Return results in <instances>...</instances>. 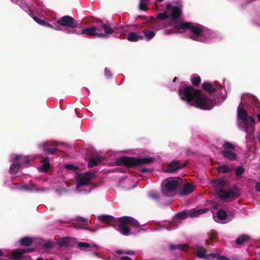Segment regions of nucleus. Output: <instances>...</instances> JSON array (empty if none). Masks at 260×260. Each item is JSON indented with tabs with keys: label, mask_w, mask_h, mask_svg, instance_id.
Segmentation results:
<instances>
[{
	"label": "nucleus",
	"mask_w": 260,
	"mask_h": 260,
	"mask_svg": "<svg viewBox=\"0 0 260 260\" xmlns=\"http://www.w3.org/2000/svg\"><path fill=\"white\" fill-rule=\"evenodd\" d=\"M250 239V237L246 235H242L241 236L238 237L236 239V243L238 245H241L244 244L245 242L248 241Z\"/></svg>",
	"instance_id": "nucleus-28"
},
{
	"label": "nucleus",
	"mask_w": 260,
	"mask_h": 260,
	"mask_svg": "<svg viewBox=\"0 0 260 260\" xmlns=\"http://www.w3.org/2000/svg\"><path fill=\"white\" fill-rule=\"evenodd\" d=\"M41 147H42L43 151L45 154H55L57 152V149L55 148H49L48 146L49 145L47 143H45L44 144H42Z\"/></svg>",
	"instance_id": "nucleus-20"
},
{
	"label": "nucleus",
	"mask_w": 260,
	"mask_h": 260,
	"mask_svg": "<svg viewBox=\"0 0 260 260\" xmlns=\"http://www.w3.org/2000/svg\"><path fill=\"white\" fill-rule=\"evenodd\" d=\"M237 114L238 118L241 119L243 123L245 124L244 129L245 132H247L248 115L246 111L243 109H240L239 107H238Z\"/></svg>",
	"instance_id": "nucleus-13"
},
{
	"label": "nucleus",
	"mask_w": 260,
	"mask_h": 260,
	"mask_svg": "<svg viewBox=\"0 0 260 260\" xmlns=\"http://www.w3.org/2000/svg\"><path fill=\"white\" fill-rule=\"evenodd\" d=\"M216 238V236L212 235L210 237V239L211 241H213L214 239Z\"/></svg>",
	"instance_id": "nucleus-61"
},
{
	"label": "nucleus",
	"mask_w": 260,
	"mask_h": 260,
	"mask_svg": "<svg viewBox=\"0 0 260 260\" xmlns=\"http://www.w3.org/2000/svg\"><path fill=\"white\" fill-rule=\"evenodd\" d=\"M120 260H133L131 257L127 256H123L120 257Z\"/></svg>",
	"instance_id": "nucleus-53"
},
{
	"label": "nucleus",
	"mask_w": 260,
	"mask_h": 260,
	"mask_svg": "<svg viewBox=\"0 0 260 260\" xmlns=\"http://www.w3.org/2000/svg\"><path fill=\"white\" fill-rule=\"evenodd\" d=\"M189 245L187 244H180L179 250L185 252L189 249Z\"/></svg>",
	"instance_id": "nucleus-43"
},
{
	"label": "nucleus",
	"mask_w": 260,
	"mask_h": 260,
	"mask_svg": "<svg viewBox=\"0 0 260 260\" xmlns=\"http://www.w3.org/2000/svg\"><path fill=\"white\" fill-rule=\"evenodd\" d=\"M217 170L219 173H228L231 172L232 170L225 165H220L217 167Z\"/></svg>",
	"instance_id": "nucleus-30"
},
{
	"label": "nucleus",
	"mask_w": 260,
	"mask_h": 260,
	"mask_svg": "<svg viewBox=\"0 0 260 260\" xmlns=\"http://www.w3.org/2000/svg\"><path fill=\"white\" fill-rule=\"evenodd\" d=\"M255 190L258 192H260V183L256 182L255 185Z\"/></svg>",
	"instance_id": "nucleus-51"
},
{
	"label": "nucleus",
	"mask_w": 260,
	"mask_h": 260,
	"mask_svg": "<svg viewBox=\"0 0 260 260\" xmlns=\"http://www.w3.org/2000/svg\"><path fill=\"white\" fill-rule=\"evenodd\" d=\"M35 8L34 7H31L30 6H27V10L28 12H29L30 15H34V12L35 11Z\"/></svg>",
	"instance_id": "nucleus-47"
},
{
	"label": "nucleus",
	"mask_w": 260,
	"mask_h": 260,
	"mask_svg": "<svg viewBox=\"0 0 260 260\" xmlns=\"http://www.w3.org/2000/svg\"><path fill=\"white\" fill-rule=\"evenodd\" d=\"M150 196L154 199H157L159 198L158 194L155 192L150 193Z\"/></svg>",
	"instance_id": "nucleus-49"
},
{
	"label": "nucleus",
	"mask_w": 260,
	"mask_h": 260,
	"mask_svg": "<svg viewBox=\"0 0 260 260\" xmlns=\"http://www.w3.org/2000/svg\"><path fill=\"white\" fill-rule=\"evenodd\" d=\"M244 172L245 169L242 166L237 167L235 170V174L238 178H240Z\"/></svg>",
	"instance_id": "nucleus-33"
},
{
	"label": "nucleus",
	"mask_w": 260,
	"mask_h": 260,
	"mask_svg": "<svg viewBox=\"0 0 260 260\" xmlns=\"http://www.w3.org/2000/svg\"><path fill=\"white\" fill-rule=\"evenodd\" d=\"M104 157L100 155H96L94 158H90L89 159L88 163V168H92L94 166H96L99 162L103 161Z\"/></svg>",
	"instance_id": "nucleus-16"
},
{
	"label": "nucleus",
	"mask_w": 260,
	"mask_h": 260,
	"mask_svg": "<svg viewBox=\"0 0 260 260\" xmlns=\"http://www.w3.org/2000/svg\"><path fill=\"white\" fill-rule=\"evenodd\" d=\"M95 177V175L94 173L86 172L83 174H78L76 179L78 182V185L81 187L88 185L91 180Z\"/></svg>",
	"instance_id": "nucleus-8"
},
{
	"label": "nucleus",
	"mask_w": 260,
	"mask_h": 260,
	"mask_svg": "<svg viewBox=\"0 0 260 260\" xmlns=\"http://www.w3.org/2000/svg\"><path fill=\"white\" fill-rule=\"evenodd\" d=\"M21 186L20 185H19V184H17V183H13V186H12L11 187V188L12 189V190H22V189H19V187Z\"/></svg>",
	"instance_id": "nucleus-46"
},
{
	"label": "nucleus",
	"mask_w": 260,
	"mask_h": 260,
	"mask_svg": "<svg viewBox=\"0 0 260 260\" xmlns=\"http://www.w3.org/2000/svg\"><path fill=\"white\" fill-rule=\"evenodd\" d=\"M223 147L224 149V150H234L235 149V146L233 144L228 142H225L223 144Z\"/></svg>",
	"instance_id": "nucleus-34"
},
{
	"label": "nucleus",
	"mask_w": 260,
	"mask_h": 260,
	"mask_svg": "<svg viewBox=\"0 0 260 260\" xmlns=\"http://www.w3.org/2000/svg\"><path fill=\"white\" fill-rule=\"evenodd\" d=\"M222 155L225 158L231 160H234L237 158V154L231 150H223L221 152Z\"/></svg>",
	"instance_id": "nucleus-19"
},
{
	"label": "nucleus",
	"mask_w": 260,
	"mask_h": 260,
	"mask_svg": "<svg viewBox=\"0 0 260 260\" xmlns=\"http://www.w3.org/2000/svg\"><path fill=\"white\" fill-rule=\"evenodd\" d=\"M182 15V10L180 8L177 6H174L172 9V20L171 25L176 28V24H180V22H178L177 19L181 17Z\"/></svg>",
	"instance_id": "nucleus-10"
},
{
	"label": "nucleus",
	"mask_w": 260,
	"mask_h": 260,
	"mask_svg": "<svg viewBox=\"0 0 260 260\" xmlns=\"http://www.w3.org/2000/svg\"><path fill=\"white\" fill-rule=\"evenodd\" d=\"M41 162L43 163L41 167V170L43 172H47L49 170L50 167L49 157H45Z\"/></svg>",
	"instance_id": "nucleus-24"
},
{
	"label": "nucleus",
	"mask_w": 260,
	"mask_h": 260,
	"mask_svg": "<svg viewBox=\"0 0 260 260\" xmlns=\"http://www.w3.org/2000/svg\"><path fill=\"white\" fill-rule=\"evenodd\" d=\"M172 5L170 4H168L166 5V9H170V8H172Z\"/></svg>",
	"instance_id": "nucleus-58"
},
{
	"label": "nucleus",
	"mask_w": 260,
	"mask_h": 260,
	"mask_svg": "<svg viewBox=\"0 0 260 260\" xmlns=\"http://www.w3.org/2000/svg\"><path fill=\"white\" fill-rule=\"evenodd\" d=\"M226 182V181L223 179L215 180L214 183L216 187V191L218 196L222 199H231L232 200H235L240 194L239 188L235 185L229 188L228 190H225L222 187L225 186Z\"/></svg>",
	"instance_id": "nucleus-3"
},
{
	"label": "nucleus",
	"mask_w": 260,
	"mask_h": 260,
	"mask_svg": "<svg viewBox=\"0 0 260 260\" xmlns=\"http://www.w3.org/2000/svg\"><path fill=\"white\" fill-rule=\"evenodd\" d=\"M20 166L21 164L19 163L12 164L10 168V173L12 174H16L19 172L20 168Z\"/></svg>",
	"instance_id": "nucleus-29"
},
{
	"label": "nucleus",
	"mask_w": 260,
	"mask_h": 260,
	"mask_svg": "<svg viewBox=\"0 0 260 260\" xmlns=\"http://www.w3.org/2000/svg\"><path fill=\"white\" fill-rule=\"evenodd\" d=\"M98 247H99V246L96 244H93L92 245H91V247L90 248H96V249H98Z\"/></svg>",
	"instance_id": "nucleus-57"
},
{
	"label": "nucleus",
	"mask_w": 260,
	"mask_h": 260,
	"mask_svg": "<svg viewBox=\"0 0 260 260\" xmlns=\"http://www.w3.org/2000/svg\"><path fill=\"white\" fill-rule=\"evenodd\" d=\"M149 2H142L140 1V4H139V8L141 10L145 11L147 9V3H148Z\"/></svg>",
	"instance_id": "nucleus-42"
},
{
	"label": "nucleus",
	"mask_w": 260,
	"mask_h": 260,
	"mask_svg": "<svg viewBox=\"0 0 260 260\" xmlns=\"http://www.w3.org/2000/svg\"><path fill=\"white\" fill-rule=\"evenodd\" d=\"M186 166V163L180 165L179 161L173 160L168 164L165 171L167 173H173L175 171L184 168Z\"/></svg>",
	"instance_id": "nucleus-11"
},
{
	"label": "nucleus",
	"mask_w": 260,
	"mask_h": 260,
	"mask_svg": "<svg viewBox=\"0 0 260 260\" xmlns=\"http://www.w3.org/2000/svg\"><path fill=\"white\" fill-rule=\"evenodd\" d=\"M157 17L160 20H165L169 17V16L166 13H160L158 14Z\"/></svg>",
	"instance_id": "nucleus-41"
},
{
	"label": "nucleus",
	"mask_w": 260,
	"mask_h": 260,
	"mask_svg": "<svg viewBox=\"0 0 260 260\" xmlns=\"http://www.w3.org/2000/svg\"><path fill=\"white\" fill-rule=\"evenodd\" d=\"M180 244H170L169 245V249L170 250L173 251L175 249H179V250Z\"/></svg>",
	"instance_id": "nucleus-44"
},
{
	"label": "nucleus",
	"mask_w": 260,
	"mask_h": 260,
	"mask_svg": "<svg viewBox=\"0 0 260 260\" xmlns=\"http://www.w3.org/2000/svg\"><path fill=\"white\" fill-rule=\"evenodd\" d=\"M70 241V238H63L60 240L59 244L61 246H69Z\"/></svg>",
	"instance_id": "nucleus-37"
},
{
	"label": "nucleus",
	"mask_w": 260,
	"mask_h": 260,
	"mask_svg": "<svg viewBox=\"0 0 260 260\" xmlns=\"http://www.w3.org/2000/svg\"><path fill=\"white\" fill-rule=\"evenodd\" d=\"M45 248H50L52 247V245L50 242H45L43 244Z\"/></svg>",
	"instance_id": "nucleus-48"
},
{
	"label": "nucleus",
	"mask_w": 260,
	"mask_h": 260,
	"mask_svg": "<svg viewBox=\"0 0 260 260\" xmlns=\"http://www.w3.org/2000/svg\"><path fill=\"white\" fill-rule=\"evenodd\" d=\"M34 251V248H26L24 249H16L12 251V256L14 258H19L25 253H29Z\"/></svg>",
	"instance_id": "nucleus-14"
},
{
	"label": "nucleus",
	"mask_w": 260,
	"mask_h": 260,
	"mask_svg": "<svg viewBox=\"0 0 260 260\" xmlns=\"http://www.w3.org/2000/svg\"><path fill=\"white\" fill-rule=\"evenodd\" d=\"M150 171V170L147 168H143L141 170L140 172L142 173H146Z\"/></svg>",
	"instance_id": "nucleus-54"
},
{
	"label": "nucleus",
	"mask_w": 260,
	"mask_h": 260,
	"mask_svg": "<svg viewBox=\"0 0 260 260\" xmlns=\"http://www.w3.org/2000/svg\"><path fill=\"white\" fill-rule=\"evenodd\" d=\"M105 72H106V75H108L109 76H111V73L109 71H107V69H105Z\"/></svg>",
	"instance_id": "nucleus-62"
},
{
	"label": "nucleus",
	"mask_w": 260,
	"mask_h": 260,
	"mask_svg": "<svg viewBox=\"0 0 260 260\" xmlns=\"http://www.w3.org/2000/svg\"><path fill=\"white\" fill-rule=\"evenodd\" d=\"M251 103L252 107L249 109V113L254 114L255 112H260V103L255 98L252 97Z\"/></svg>",
	"instance_id": "nucleus-15"
},
{
	"label": "nucleus",
	"mask_w": 260,
	"mask_h": 260,
	"mask_svg": "<svg viewBox=\"0 0 260 260\" xmlns=\"http://www.w3.org/2000/svg\"><path fill=\"white\" fill-rule=\"evenodd\" d=\"M249 122L251 123V124H249V125L250 126H251L252 128H253L254 124H255V119L253 116H249V117H248V122H247V128L249 126Z\"/></svg>",
	"instance_id": "nucleus-38"
},
{
	"label": "nucleus",
	"mask_w": 260,
	"mask_h": 260,
	"mask_svg": "<svg viewBox=\"0 0 260 260\" xmlns=\"http://www.w3.org/2000/svg\"><path fill=\"white\" fill-rule=\"evenodd\" d=\"M64 168L68 170H78L79 169L78 167L75 166L73 164H66Z\"/></svg>",
	"instance_id": "nucleus-39"
},
{
	"label": "nucleus",
	"mask_w": 260,
	"mask_h": 260,
	"mask_svg": "<svg viewBox=\"0 0 260 260\" xmlns=\"http://www.w3.org/2000/svg\"><path fill=\"white\" fill-rule=\"evenodd\" d=\"M92 254V255H93V256H98V257H100V256H99V253H98V252H93Z\"/></svg>",
	"instance_id": "nucleus-59"
},
{
	"label": "nucleus",
	"mask_w": 260,
	"mask_h": 260,
	"mask_svg": "<svg viewBox=\"0 0 260 260\" xmlns=\"http://www.w3.org/2000/svg\"><path fill=\"white\" fill-rule=\"evenodd\" d=\"M68 32H74L78 35H86L90 37L98 38H106L108 35L114 32V30L106 24L103 23L101 28L92 25L90 27L82 29L79 32H76V30H68Z\"/></svg>",
	"instance_id": "nucleus-2"
},
{
	"label": "nucleus",
	"mask_w": 260,
	"mask_h": 260,
	"mask_svg": "<svg viewBox=\"0 0 260 260\" xmlns=\"http://www.w3.org/2000/svg\"><path fill=\"white\" fill-rule=\"evenodd\" d=\"M124 251H124L123 250H118L116 251V252L118 254H124Z\"/></svg>",
	"instance_id": "nucleus-56"
},
{
	"label": "nucleus",
	"mask_w": 260,
	"mask_h": 260,
	"mask_svg": "<svg viewBox=\"0 0 260 260\" xmlns=\"http://www.w3.org/2000/svg\"><path fill=\"white\" fill-rule=\"evenodd\" d=\"M87 230L90 231V232H91L92 233H94V232H95L96 231V229H89V228H88Z\"/></svg>",
	"instance_id": "nucleus-63"
},
{
	"label": "nucleus",
	"mask_w": 260,
	"mask_h": 260,
	"mask_svg": "<svg viewBox=\"0 0 260 260\" xmlns=\"http://www.w3.org/2000/svg\"><path fill=\"white\" fill-rule=\"evenodd\" d=\"M20 159H24V158L21 155H17L15 156L14 158V161L16 162L20 160Z\"/></svg>",
	"instance_id": "nucleus-50"
},
{
	"label": "nucleus",
	"mask_w": 260,
	"mask_h": 260,
	"mask_svg": "<svg viewBox=\"0 0 260 260\" xmlns=\"http://www.w3.org/2000/svg\"><path fill=\"white\" fill-rule=\"evenodd\" d=\"M77 246L81 248V249L89 248L91 247V245L89 243L82 242H79L77 243Z\"/></svg>",
	"instance_id": "nucleus-35"
},
{
	"label": "nucleus",
	"mask_w": 260,
	"mask_h": 260,
	"mask_svg": "<svg viewBox=\"0 0 260 260\" xmlns=\"http://www.w3.org/2000/svg\"><path fill=\"white\" fill-rule=\"evenodd\" d=\"M57 23L60 25L68 26L72 28H76L78 24L76 21L71 16L66 15L57 21Z\"/></svg>",
	"instance_id": "nucleus-9"
},
{
	"label": "nucleus",
	"mask_w": 260,
	"mask_h": 260,
	"mask_svg": "<svg viewBox=\"0 0 260 260\" xmlns=\"http://www.w3.org/2000/svg\"><path fill=\"white\" fill-rule=\"evenodd\" d=\"M76 221H78V222H82L83 223H87V219L85 218L82 217H77Z\"/></svg>",
	"instance_id": "nucleus-45"
},
{
	"label": "nucleus",
	"mask_w": 260,
	"mask_h": 260,
	"mask_svg": "<svg viewBox=\"0 0 260 260\" xmlns=\"http://www.w3.org/2000/svg\"><path fill=\"white\" fill-rule=\"evenodd\" d=\"M178 92L182 100L201 110H211L216 103V100L211 96H208L200 90L195 89L190 85L188 86L185 82L181 83Z\"/></svg>",
	"instance_id": "nucleus-1"
},
{
	"label": "nucleus",
	"mask_w": 260,
	"mask_h": 260,
	"mask_svg": "<svg viewBox=\"0 0 260 260\" xmlns=\"http://www.w3.org/2000/svg\"><path fill=\"white\" fill-rule=\"evenodd\" d=\"M30 161V160L28 158L27 159H25L24 160V162H23V164H28L29 163Z\"/></svg>",
	"instance_id": "nucleus-60"
},
{
	"label": "nucleus",
	"mask_w": 260,
	"mask_h": 260,
	"mask_svg": "<svg viewBox=\"0 0 260 260\" xmlns=\"http://www.w3.org/2000/svg\"><path fill=\"white\" fill-rule=\"evenodd\" d=\"M98 218L101 222L106 223L113 221L114 219L113 216L108 215H102L99 216Z\"/></svg>",
	"instance_id": "nucleus-26"
},
{
	"label": "nucleus",
	"mask_w": 260,
	"mask_h": 260,
	"mask_svg": "<svg viewBox=\"0 0 260 260\" xmlns=\"http://www.w3.org/2000/svg\"><path fill=\"white\" fill-rule=\"evenodd\" d=\"M194 190V187L190 185L184 184L182 189L179 192L180 196H187L191 193Z\"/></svg>",
	"instance_id": "nucleus-17"
},
{
	"label": "nucleus",
	"mask_w": 260,
	"mask_h": 260,
	"mask_svg": "<svg viewBox=\"0 0 260 260\" xmlns=\"http://www.w3.org/2000/svg\"><path fill=\"white\" fill-rule=\"evenodd\" d=\"M217 216L220 220H223L226 218L228 214L224 210L220 209L217 212Z\"/></svg>",
	"instance_id": "nucleus-31"
},
{
	"label": "nucleus",
	"mask_w": 260,
	"mask_h": 260,
	"mask_svg": "<svg viewBox=\"0 0 260 260\" xmlns=\"http://www.w3.org/2000/svg\"><path fill=\"white\" fill-rule=\"evenodd\" d=\"M19 241L21 246H29L32 243V239L29 237H25L21 238Z\"/></svg>",
	"instance_id": "nucleus-25"
},
{
	"label": "nucleus",
	"mask_w": 260,
	"mask_h": 260,
	"mask_svg": "<svg viewBox=\"0 0 260 260\" xmlns=\"http://www.w3.org/2000/svg\"><path fill=\"white\" fill-rule=\"evenodd\" d=\"M127 39L131 42H137L139 40H142L144 39L143 36L138 35L137 33L131 32L128 33Z\"/></svg>",
	"instance_id": "nucleus-18"
},
{
	"label": "nucleus",
	"mask_w": 260,
	"mask_h": 260,
	"mask_svg": "<svg viewBox=\"0 0 260 260\" xmlns=\"http://www.w3.org/2000/svg\"><path fill=\"white\" fill-rule=\"evenodd\" d=\"M19 187V189H22V190H23L29 191H37L39 190L37 186L32 184L21 185Z\"/></svg>",
	"instance_id": "nucleus-23"
},
{
	"label": "nucleus",
	"mask_w": 260,
	"mask_h": 260,
	"mask_svg": "<svg viewBox=\"0 0 260 260\" xmlns=\"http://www.w3.org/2000/svg\"><path fill=\"white\" fill-rule=\"evenodd\" d=\"M209 211V209L207 208L200 209H193L192 211H190L189 216L191 217H194L199 216V215L205 213Z\"/></svg>",
	"instance_id": "nucleus-21"
},
{
	"label": "nucleus",
	"mask_w": 260,
	"mask_h": 260,
	"mask_svg": "<svg viewBox=\"0 0 260 260\" xmlns=\"http://www.w3.org/2000/svg\"><path fill=\"white\" fill-rule=\"evenodd\" d=\"M202 87L203 89L210 94L216 91V89L209 82H204L202 84Z\"/></svg>",
	"instance_id": "nucleus-22"
},
{
	"label": "nucleus",
	"mask_w": 260,
	"mask_h": 260,
	"mask_svg": "<svg viewBox=\"0 0 260 260\" xmlns=\"http://www.w3.org/2000/svg\"><path fill=\"white\" fill-rule=\"evenodd\" d=\"M135 253V252L132 250H126L124 251V254L131 255H134Z\"/></svg>",
	"instance_id": "nucleus-52"
},
{
	"label": "nucleus",
	"mask_w": 260,
	"mask_h": 260,
	"mask_svg": "<svg viewBox=\"0 0 260 260\" xmlns=\"http://www.w3.org/2000/svg\"><path fill=\"white\" fill-rule=\"evenodd\" d=\"M201 82V79L200 76L193 77L191 79V83L194 86H198Z\"/></svg>",
	"instance_id": "nucleus-36"
},
{
	"label": "nucleus",
	"mask_w": 260,
	"mask_h": 260,
	"mask_svg": "<svg viewBox=\"0 0 260 260\" xmlns=\"http://www.w3.org/2000/svg\"><path fill=\"white\" fill-rule=\"evenodd\" d=\"M143 32L146 38L147 41H149L152 39L155 36V32L153 31H148L144 30Z\"/></svg>",
	"instance_id": "nucleus-32"
},
{
	"label": "nucleus",
	"mask_w": 260,
	"mask_h": 260,
	"mask_svg": "<svg viewBox=\"0 0 260 260\" xmlns=\"http://www.w3.org/2000/svg\"><path fill=\"white\" fill-rule=\"evenodd\" d=\"M175 26L178 30L190 29L192 35L189 36V38L194 41L203 42L205 40L203 36V29L198 24L193 25L191 22L182 21L180 24H176Z\"/></svg>",
	"instance_id": "nucleus-5"
},
{
	"label": "nucleus",
	"mask_w": 260,
	"mask_h": 260,
	"mask_svg": "<svg viewBox=\"0 0 260 260\" xmlns=\"http://www.w3.org/2000/svg\"><path fill=\"white\" fill-rule=\"evenodd\" d=\"M225 257L226 256L223 255H218L217 259V260H225Z\"/></svg>",
	"instance_id": "nucleus-55"
},
{
	"label": "nucleus",
	"mask_w": 260,
	"mask_h": 260,
	"mask_svg": "<svg viewBox=\"0 0 260 260\" xmlns=\"http://www.w3.org/2000/svg\"><path fill=\"white\" fill-rule=\"evenodd\" d=\"M154 160L150 157H134L122 156L117 158L115 164L117 166H124L127 168H134L138 166L152 163Z\"/></svg>",
	"instance_id": "nucleus-4"
},
{
	"label": "nucleus",
	"mask_w": 260,
	"mask_h": 260,
	"mask_svg": "<svg viewBox=\"0 0 260 260\" xmlns=\"http://www.w3.org/2000/svg\"><path fill=\"white\" fill-rule=\"evenodd\" d=\"M257 117L258 118V121L260 122V113L257 114Z\"/></svg>",
	"instance_id": "nucleus-64"
},
{
	"label": "nucleus",
	"mask_w": 260,
	"mask_h": 260,
	"mask_svg": "<svg viewBox=\"0 0 260 260\" xmlns=\"http://www.w3.org/2000/svg\"><path fill=\"white\" fill-rule=\"evenodd\" d=\"M197 255L200 258H206L208 256H211L212 257H217L218 254L217 253H210L209 254H206V249L200 246H197Z\"/></svg>",
	"instance_id": "nucleus-12"
},
{
	"label": "nucleus",
	"mask_w": 260,
	"mask_h": 260,
	"mask_svg": "<svg viewBox=\"0 0 260 260\" xmlns=\"http://www.w3.org/2000/svg\"><path fill=\"white\" fill-rule=\"evenodd\" d=\"M177 216L179 218L184 219L186 218L187 216V211H185L179 212L178 213H177Z\"/></svg>",
	"instance_id": "nucleus-40"
},
{
	"label": "nucleus",
	"mask_w": 260,
	"mask_h": 260,
	"mask_svg": "<svg viewBox=\"0 0 260 260\" xmlns=\"http://www.w3.org/2000/svg\"><path fill=\"white\" fill-rule=\"evenodd\" d=\"M179 180L171 179L166 182L162 190L163 193L167 197L172 196L175 194L177 189H180Z\"/></svg>",
	"instance_id": "nucleus-7"
},
{
	"label": "nucleus",
	"mask_w": 260,
	"mask_h": 260,
	"mask_svg": "<svg viewBox=\"0 0 260 260\" xmlns=\"http://www.w3.org/2000/svg\"><path fill=\"white\" fill-rule=\"evenodd\" d=\"M32 18L33 19L39 24L45 27H49L51 28H54V27L48 22L42 20L36 16H33Z\"/></svg>",
	"instance_id": "nucleus-27"
},
{
	"label": "nucleus",
	"mask_w": 260,
	"mask_h": 260,
	"mask_svg": "<svg viewBox=\"0 0 260 260\" xmlns=\"http://www.w3.org/2000/svg\"><path fill=\"white\" fill-rule=\"evenodd\" d=\"M119 222L118 226L120 229V232L124 235H128L131 231L130 228L128 225L132 226L137 228L139 225V223L135 219L129 216H123L118 219Z\"/></svg>",
	"instance_id": "nucleus-6"
}]
</instances>
